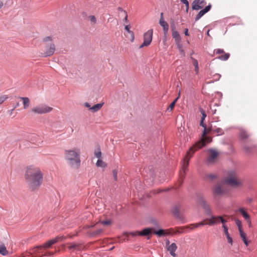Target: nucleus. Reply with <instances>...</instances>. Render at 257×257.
Listing matches in <instances>:
<instances>
[{
	"mask_svg": "<svg viewBox=\"0 0 257 257\" xmlns=\"http://www.w3.org/2000/svg\"><path fill=\"white\" fill-rule=\"evenodd\" d=\"M204 130L202 134L201 138L200 140L197 141L193 146H192L187 152L186 156L183 159V165L182 166V171L180 172L179 185L176 187V189L179 188L183 183V180L185 178V171L187 169L190 159L192 157L194 154L198 150L203 148L206 143H210L212 141V138L207 136V135L209 133L212 129L210 128H207L206 125L205 124L203 126Z\"/></svg>",
	"mask_w": 257,
	"mask_h": 257,
	"instance_id": "obj_1",
	"label": "nucleus"
},
{
	"mask_svg": "<svg viewBox=\"0 0 257 257\" xmlns=\"http://www.w3.org/2000/svg\"><path fill=\"white\" fill-rule=\"evenodd\" d=\"M198 202L205 210V214L207 215L211 216V217L210 218H206V219L204 220V221H208L207 223H204V221H202L199 223L191 224V229L200 227L201 226H203L205 224L211 226L215 224L221 222L222 224V227L224 230V232L226 237L229 236L230 235L228 231V227L225 225L226 220L221 216H216L212 215V212L211 211V208H210L209 206L207 204L206 201L203 197H199L198 198Z\"/></svg>",
	"mask_w": 257,
	"mask_h": 257,
	"instance_id": "obj_2",
	"label": "nucleus"
},
{
	"mask_svg": "<svg viewBox=\"0 0 257 257\" xmlns=\"http://www.w3.org/2000/svg\"><path fill=\"white\" fill-rule=\"evenodd\" d=\"M44 174L37 167H28L25 173V179L29 188L32 191L38 190L42 185Z\"/></svg>",
	"mask_w": 257,
	"mask_h": 257,
	"instance_id": "obj_3",
	"label": "nucleus"
},
{
	"mask_svg": "<svg viewBox=\"0 0 257 257\" xmlns=\"http://www.w3.org/2000/svg\"><path fill=\"white\" fill-rule=\"evenodd\" d=\"M80 155L79 149L65 150V158L68 165L74 169H78L80 166Z\"/></svg>",
	"mask_w": 257,
	"mask_h": 257,
	"instance_id": "obj_4",
	"label": "nucleus"
},
{
	"mask_svg": "<svg viewBox=\"0 0 257 257\" xmlns=\"http://www.w3.org/2000/svg\"><path fill=\"white\" fill-rule=\"evenodd\" d=\"M65 239L63 236H58L56 237L49 240L43 245H38L33 248L30 251L31 254H35L43 249L50 248L52 245L59 241H62Z\"/></svg>",
	"mask_w": 257,
	"mask_h": 257,
	"instance_id": "obj_5",
	"label": "nucleus"
},
{
	"mask_svg": "<svg viewBox=\"0 0 257 257\" xmlns=\"http://www.w3.org/2000/svg\"><path fill=\"white\" fill-rule=\"evenodd\" d=\"M153 30L151 29L148 30L144 34V42L140 46V48L148 46L152 41Z\"/></svg>",
	"mask_w": 257,
	"mask_h": 257,
	"instance_id": "obj_6",
	"label": "nucleus"
},
{
	"mask_svg": "<svg viewBox=\"0 0 257 257\" xmlns=\"http://www.w3.org/2000/svg\"><path fill=\"white\" fill-rule=\"evenodd\" d=\"M52 108L46 105L41 104L33 108L32 111L38 114L46 113L50 112Z\"/></svg>",
	"mask_w": 257,
	"mask_h": 257,
	"instance_id": "obj_7",
	"label": "nucleus"
},
{
	"mask_svg": "<svg viewBox=\"0 0 257 257\" xmlns=\"http://www.w3.org/2000/svg\"><path fill=\"white\" fill-rule=\"evenodd\" d=\"M171 230L172 229H160L157 231L154 230V233L157 235L158 237H162L170 235L171 233Z\"/></svg>",
	"mask_w": 257,
	"mask_h": 257,
	"instance_id": "obj_8",
	"label": "nucleus"
},
{
	"mask_svg": "<svg viewBox=\"0 0 257 257\" xmlns=\"http://www.w3.org/2000/svg\"><path fill=\"white\" fill-rule=\"evenodd\" d=\"M208 156L207 161L209 163H211L217 157L218 153L213 149H209L208 150Z\"/></svg>",
	"mask_w": 257,
	"mask_h": 257,
	"instance_id": "obj_9",
	"label": "nucleus"
},
{
	"mask_svg": "<svg viewBox=\"0 0 257 257\" xmlns=\"http://www.w3.org/2000/svg\"><path fill=\"white\" fill-rule=\"evenodd\" d=\"M55 51V46L54 44H51L49 46L46 48V50L43 54V56L47 57L52 55Z\"/></svg>",
	"mask_w": 257,
	"mask_h": 257,
	"instance_id": "obj_10",
	"label": "nucleus"
},
{
	"mask_svg": "<svg viewBox=\"0 0 257 257\" xmlns=\"http://www.w3.org/2000/svg\"><path fill=\"white\" fill-rule=\"evenodd\" d=\"M166 249L171 256L177 257V255L175 252L177 249V246L175 243H172Z\"/></svg>",
	"mask_w": 257,
	"mask_h": 257,
	"instance_id": "obj_11",
	"label": "nucleus"
},
{
	"mask_svg": "<svg viewBox=\"0 0 257 257\" xmlns=\"http://www.w3.org/2000/svg\"><path fill=\"white\" fill-rule=\"evenodd\" d=\"M211 8V5L209 4L207 6L205 7V8L201 10L199 13L196 15L195 17V21H198L204 14L209 12Z\"/></svg>",
	"mask_w": 257,
	"mask_h": 257,
	"instance_id": "obj_12",
	"label": "nucleus"
},
{
	"mask_svg": "<svg viewBox=\"0 0 257 257\" xmlns=\"http://www.w3.org/2000/svg\"><path fill=\"white\" fill-rule=\"evenodd\" d=\"M155 228H146L142 231H137V234L140 236H148L150 235L152 231L154 232Z\"/></svg>",
	"mask_w": 257,
	"mask_h": 257,
	"instance_id": "obj_13",
	"label": "nucleus"
},
{
	"mask_svg": "<svg viewBox=\"0 0 257 257\" xmlns=\"http://www.w3.org/2000/svg\"><path fill=\"white\" fill-rule=\"evenodd\" d=\"M172 37L175 39L176 43L179 44L181 42V39L179 33L175 30V27L172 28Z\"/></svg>",
	"mask_w": 257,
	"mask_h": 257,
	"instance_id": "obj_14",
	"label": "nucleus"
},
{
	"mask_svg": "<svg viewBox=\"0 0 257 257\" xmlns=\"http://www.w3.org/2000/svg\"><path fill=\"white\" fill-rule=\"evenodd\" d=\"M225 182L233 186H236L239 184V182L237 180L231 177L227 178L225 180Z\"/></svg>",
	"mask_w": 257,
	"mask_h": 257,
	"instance_id": "obj_15",
	"label": "nucleus"
},
{
	"mask_svg": "<svg viewBox=\"0 0 257 257\" xmlns=\"http://www.w3.org/2000/svg\"><path fill=\"white\" fill-rule=\"evenodd\" d=\"M238 211L240 212L245 220H249L250 217L247 212L243 208H239L238 209Z\"/></svg>",
	"mask_w": 257,
	"mask_h": 257,
	"instance_id": "obj_16",
	"label": "nucleus"
},
{
	"mask_svg": "<svg viewBox=\"0 0 257 257\" xmlns=\"http://www.w3.org/2000/svg\"><path fill=\"white\" fill-rule=\"evenodd\" d=\"M190 59L192 60V64L195 67V74L196 75H197L199 73V70L198 61L192 56L190 57Z\"/></svg>",
	"mask_w": 257,
	"mask_h": 257,
	"instance_id": "obj_17",
	"label": "nucleus"
},
{
	"mask_svg": "<svg viewBox=\"0 0 257 257\" xmlns=\"http://www.w3.org/2000/svg\"><path fill=\"white\" fill-rule=\"evenodd\" d=\"M202 8V6H200L199 0H194L192 3V9L199 10Z\"/></svg>",
	"mask_w": 257,
	"mask_h": 257,
	"instance_id": "obj_18",
	"label": "nucleus"
},
{
	"mask_svg": "<svg viewBox=\"0 0 257 257\" xmlns=\"http://www.w3.org/2000/svg\"><path fill=\"white\" fill-rule=\"evenodd\" d=\"M103 103H97L96 104H95L92 107H90V110L93 112H95L97 111H98L102 106Z\"/></svg>",
	"mask_w": 257,
	"mask_h": 257,
	"instance_id": "obj_19",
	"label": "nucleus"
},
{
	"mask_svg": "<svg viewBox=\"0 0 257 257\" xmlns=\"http://www.w3.org/2000/svg\"><path fill=\"white\" fill-rule=\"evenodd\" d=\"M213 193L215 195H220L223 193V190L220 185L215 186L213 189Z\"/></svg>",
	"mask_w": 257,
	"mask_h": 257,
	"instance_id": "obj_20",
	"label": "nucleus"
},
{
	"mask_svg": "<svg viewBox=\"0 0 257 257\" xmlns=\"http://www.w3.org/2000/svg\"><path fill=\"white\" fill-rule=\"evenodd\" d=\"M239 136L242 140H245L248 137V134L244 130H241Z\"/></svg>",
	"mask_w": 257,
	"mask_h": 257,
	"instance_id": "obj_21",
	"label": "nucleus"
},
{
	"mask_svg": "<svg viewBox=\"0 0 257 257\" xmlns=\"http://www.w3.org/2000/svg\"><path fill=\"white\" fill-rule=\"evenodd\" d=\"M23 100L24 107L27 108L29 106L30 100L28 97H21Z\"/></svg>",
	"mask_w": 257,
	"mask_h": 257,
	"instance_id": "obj_22",
	"label": "nucleus"
},
{
	"mask_svg": "<svg viewBox=\"0 0 257 257\" xmlns=\"http://www.w3.org/2000/svg\"><path fill=\"white\" fill-rule=\"evenodd\" d=\"M0 253L4 255H6L8 254V251L7 250L6 247L3 244H0Z\"/></svg>",
	"mask_w": 257,
	"mask_h": 257,
	"instance_id": "obj_23",
	"label": "nucleus"
},
{
	"mask_svg": "<svg viewBox=\"0 0 257 257\" xmlns=\"http://www.w3.org/2000/svg\"><path fill=\"white\" fill-rule=\"evenodd\" d=\"M103 230L102 229L99 228L95 231L91 232L90 235L92 236H96L101 234L103 232Z\"/></svg>",
	"mask_w": 257,
	"mask_h": 257,
	"instance_id": "obj_24",
	"label": "nucleus"
},
{
	"mask_svg": "<svg viewBox=\"0 0 257 257\" xmlns=\"http://www.w3.org/2000/svg\"><path fill=\"white\" fill-rule=\"evenodd\" d=\"M230 54L229 53H225L224 55L219 56L217 58L221 60H227L229 57Z\"/></svg>",
	"mask_w": 257,
	"mask_h": 257,
	"instance_id": "obj_25",
	"label": "nucleus"
},
{
	"mask_svg": "<svg viewBox=\"0 0 257 257\" xmlns=\"http://www.w3.org/2000/svg\"><path fill=\"white\" fill-rule=\"evenodd\" d=\"M201 112L202 116L201 117V120L200 124L201 126H203L204 125H205V123L203 122V121H204L205 117H206V114L205 111L203 109L201 110Z\"/></svg>",
	"mask_w": 257,
	"mask_h": 257,
	"instance_id": "obj_26",
	"label": "nucleus"
},
{
	"mask_svg": "<svg viewBox=\"0 0 257 257\" xmlns=\"http://www.w3.org/2000/svg\"><path fill=\"white\" fill-rule=\"evenodd\" d=\"M96 165L97 167H101L103 168H105L106 166V164L100 159L97 160Z\"/></svg>",
	"mask_w": 257,
	"mask_h": 257,
	"instance_id": "obj_27",
	"label": "nucleus"
},
{
	"mask_svg": "<svg viewBox=\"0 0 257 257\" xmlns=\"http://www.w3.org/2000/svg\"><path fill=\"white\" fill-rule=\"evenodd\" d=\"M214 133L217 134V135H222L224 134L223 131L220 128H217L212 130Z\"/></svg>",
	"mask_w": 257,
	"mask_h": 257,
	"instance_id": "obj_28",
	"label": "nucleus"
},
{
	"mask_svg": "<svg viewBox=\"0 0 257 257\" xmlns=\"http://www.w3.org/2000/svg\"><path fill=\"white\" fill-rule=\"evenodd\" d=\"M178 97L176 98L169 105V106L168 108V110H170L171 111L173 108L174 107L175 104L176 103V101L178 100Z\"/></svg>",
	"mask_w": 257,
	"mask_h": 257,
	"instance_id": "obj_29",
	"label": "nucleus"
},
{
	"mask_svg": "<svg viewBox=\"0 0 257 257\" xmlns=\"http://www.w3.org/2000/svg\"><path fill=\"white\" fill-rule=\"evenodd\" d=\"M172 212L175 215H176V216H179V209L177 206H175L173 208Z\"/></svg>",
	"mask_w": 257,
	"mask_h": 257,
	"instance_id": "obj_30",
	"label": "nucleus"
},
{
	"mask_svg": "<svg viewBox=\"0 0 257 257\" xmlns=\"http://www.w3.org/2000/svg\"><path fill=\"white\" fill-rule=\"evenodd\" d=\"M181 2L186 6V11L188 12L189 9V4L187 0H181Z\"/></svg>",
	"mask_w": 257,
	"mask_h": 257,
	"instance_id": "obj_31",
	"label": "nucleus"
},
{
	"mask_svg": "<svg viewBox=\"0 0 257 257\" xmlns=\"http://www.w3.org/2000/svg\"><path fill=\"white\" fill-rule=\"evenodd\" d=\"M100 223L101 224H103V225L108 226L111 224V221L110 220H106L101 221H100Z\"/></svg>",
	"mask_w": 257,
	"mask_h": 257,
	"instance_id": "obj_32",
	"label": "nucleus"
},
{
	"mask_svg": "<svg viewBox=\"0 0 257 257\" xmlns=\"http://www.w3.org/2000/svg\"><path fill=\"white\" fill-rule=\"evenodd\" d=\"M7 98H8V96L7 95H0V104H2Z\"/></svg>",
	"mask_w": 257,
	"mask_h": 257,
	"instance_id": "obj_33",
	"label": "nucleus"
},
{
	"mask_svg": "<svg viewBox=\"0 0 257 257\" xmlns=\"http://www.w3.org/2000/svg\"><path fill=\"white\" fill-rule=\"evenodd\" d=\"M125 30L126 31H127L129 33H130L132 36H133V38H132V41H133L134 40V34H133V32L131 31H130V27L129 25H126L125 26V28H124Z\"/></svg>",
	"mask_w": 257,
	"mask_h": 257,
	"instance_id": "obj_34",
	"label": "nucleus"
},
{
	"mask_svg": "<svg viewBox=\"0 0 257 257\" xmlns=\"http://www.w3.org/2000/svg\"><path fill=\"white\" fill-rule=\"evenodd\" d=\"M235 223L238 227V230H240V229H242V223H241V221H240L239 219H236L235 220Z\"/></svg>",
	"mask_w": 257,
	"mask_h": 257,
	"instance_id": "obj_35",
	"label": "nucleus"
},
{
	"mask_svg": "<svg viewBox=\"0 0 257 257\" xmlns=\"http://www.w3.org/2000/svg\"><path fill=\"white\" fill-rule=\"evenodd\" d=\"M159 24L163 28L164 27H166V26L168 25V23L165 21L164 19L160 20Z\"/></svg>",
	"mask_w": 257,
	"mask_h": 257,
	"instance_id": "obj_36",
	"label": "nucleus"
},
{
	"mask_svg": "<svg viewBox=\"0 0 257 257\" xmlns=\"http://www.w3.org/2000/svg\"><path fill=\"white\" fill-rule=\"evenodd\" d=\"M253 146L249 147V146H245L244 150L247 153H251L253 151L252 150L253 149Z\"/></svg>",
	"mask_w": 257,
	"mask_h": 257,
	"instance_id": "obj_37",
	"label": "nucleus"
},
{
	"mask_svg": "<svg viewBox=\"0 0 257 257\" xmlns=\"http://www.w3.org/2000/svg\"><path fill=\"white\" fill-rule=\"evenodd\" d=\"M118 10L119 11H121L123 13V14L124 15V21L126 23H127V14L126 12L125 11H123V10L120 8H119Z\"/></svg>",
	"mask_w": 257,
	"mask_h": 257,
	"instance_id": "obj_38",
	"label": "nucleus"
},
{
	"mask_svg": "<svg viewBox=\"0 0 257 257\" xmlns=\"http://www.w3.org/2000/svg\"><path fill=\"white\" fill-rule=\"evenodd\" d=\"M206 177L210 179V180H213V179L216 178L217 177V176L215 174H208L206 176Z\"/></svg>",
	"mask_w": 257,
	"mask_h": 257,
	"instance_id": "obj_39",
	"label": "nucleus"
},
{
	"mask_svg": "<svg viewBox=\"0 0 257 257\" xmlns=\"http://www.w3.org/2000/svg\"><path fill=\"white\" fill-rule=\"evenodd\" d=\"M94 155L96 156V157H97L98 159H100V158L101 157V153L100 151V149H99L97 152L95 151L94 152Z\"/></svg>",
	"mask_w": 257,
	"mask_h": 257,
	"instance_id": "obj_40",
	"label": "nucleus"
},
{
	"mask_svg": "<svg viewBox=\"0 0 257 257\" xmlns=\"http://www.w3.org/2000/svg\"><path fill=\"white\" fill-rule=\"evenodd\" d=\"M214 53H215L216 54H220L224 53V52L223 49H217L214 50Z\"/></svg>",
	"mask_w": 257,
	"mask_h": 257,
	"instance_id": "obj_41",
	"label": "nucleus"
},
{
	"mask_svg": "<svg viewBox=\"0 0 257 257\" xmlns=\"http://www.w3.org/2000/svg\"><path fill=\"white\" fill-rule=\"evenodd\" d=\"M238 230L239 231V233H240V236L242 238V239L246 238V235H245V233L243 232L242 229H241L240 230Z\"/></svg>",
	"mask_w": 257,
	"mask_h": 257,
	"instance_id": "obj_42",
	"label": "nucleus"
},
{
	"mask_svg": "<svg viewBox=\"0 0 257 257\" xmlns=\"http://www.w3.org/2000/svg\"><path fill=\"white\" fill-rule=\"evenodd\" d=\"M78 247H79V245L78 244H75V243H72L69 246V248H70V249H76V248H78Z\"/></svg>",
	"mask_w": 257,
	"mask_h": 257,
	"instance_id": "obj_43",
	"label": "nucleus"
},
{
	"mask_svg": "<svg viewBox=\"0 0 257 257\" xmlns=\"http://www.w3.org/2000/svg\"><path fill=\"white\" fill-rule=\"evenodd\" d=\"M89 20L90 21L93 23H95L96 22V19L94 16H89Z\"/></svg>",
	"mask_w": 257,
	"mask_h": 257,
	"instance_id": "obj_44",
	"label": "nucleus"
},
{
	"mask_svg": "<svg viewBox=\"0 0 257 257\" xmlns=\"http://www.w3.org/2000/svg\"><path fill=\"white\" fill-rule=\"evenodd\" d=\"M164 34H167L169 30V25L164 27L163 28Z\"/></svg>",
	"mask_w": 257,
	"mask_h": 257,
	"instance_id": "obj_45",
	"label": "nucleus"
},
{
	"mask_svg": "<svg viewBox=\"0 0 257 257\" xmlns=\"http://www.w3.org/2000/svg\"><path fill=\"white\" fill-rule=\"evenodd\" d=\"M112 175L115 181L117 180V171L115 170L112 171Z\"/></svg>",
	"mask_w": 257,
	"mask_h": 257,
	"instance_id": "obj_46",
	"label": "nucleus"
},
{
	"mask_svg": "<svg viewBox=\"0 0 257 257\" xmlns=\"http://www.w3.org/2000/svg\"><path fill=\"white\" fill-rule=\"evenodd\" d=\"M206 4L205 0H199L200 6H202V8Z\"/></svg>",
	"mask_w": 257,
	"mask_h": 257,
	"instance_id": "obj_47",
	"label": "nucleus"
},
{
	"mask_svg": "<svg viewBox=\"0 0 257 257\" xmlns=\"http://www.w3.org/2000/svg\"><path fill=\"white\" fill-rule=\"evenodd\" d=\"M226 238H227L228 242L230 243L231 244H232V239L231 237L230 236V235L227 236Z\"/></svg>",
	"mask_w": 257,
	"mask_h": 257,
	"instance_id": "obj_48",
	"label": "nucleus"
},
{
	"mask_svg": "<svg viewBox=\"0 0 257 257\" xmlns=\"http://www.w3.org/2000/svg\"><path fill=\"white\" fill-rule=\"evenodd\" d=\"M49 41H52V38L51 37H47L44 39V41L45 42H48Z\"/></svg>",
	"mask_w": 257,
	"mask_h": 257,
	"instance_id": "obj_49",
	"label": "nucleus"
},
{
	"mask_svg": "<svg viewBox=\"0 0 257 257\" xmlns=\"http://www.w3.org/2000/svg\"><path fill=\"white\" fill-rule=\"evenodd\" d=\"M165 244L166 248L168 247V246L170 245L171 244L169 239L166 240Z\"/></svg>",
	"mask_w": 257,
	"mask_h": 257,
	"instance_id": "obj_50",
	"label": "nucleus"
},
{
	"mask_svg": "<svg viewBox=\"0 0 257 257\" xmlns=\"http://www.w3.org/2000/svg\"><path fill=\"white\" fill-rule=\"evenodd\" d=\"M214 76L215 78L216 79V80H217L219 79V78L221 77V75L219 74H216L214 75Z\"/></svg>",
	"mask_w": 257,
	"mask_h": 257,
	"instance_id": "obj_51",
	"label": "nucleus"
},
{
	"mask_svg": "<svg viewBox=\"0 0 257 257\" xmlns=\"http://www.w3.org/2000/svg\"><path fill=\"white\" fill-rule=\"evenodd\" d=\"M243 242L244 244L247 246L248 245V241L247 240L246 238H244L242 239Z\"/></svg>",
	"mask_w": 257,
	"mask_h": 257,
	"instance_id": "obj_52",
	"label": "nucleus"
},
{
	"mask_svg": "<svg viewBox=\"0 0 257 257\" xmlns=\"http://www.w3.org/2000/svg\"><path fill=\"white\" fill-rule=\"evenodd\" d=\"M184 34H185V36H189V33H188V29L186 28V29H185Z\"/></svg>",
	"mask_w": 257,
	"mask_h": 257,
	"instance_id": "obj_53",
	"label": "nucleus"
},
{
	"mask_svg": "<svg viewBox=\"0 0 257 257\" xmlns=\"http://www.w3.org/2000/svg\"><path fill=\"white\" fill-rule=\"evenodd\" d=\"M84 105H85V107H88L89 109H90V107H91V105H90V104L89 103H88V102H85L84 103Z\"/></svg>",
	"mask_w": 257,
	"mask_h": 257,
	"instance_id": "obj_54",
	"label": "nucleus"
},
{
	"mask_svg": "<svg viewBox=\"0 0 257 257\" xmlns=\"http://www.w3.org/2000/svg\"><path fill=\"white\" fill-rule=\"evenodd\" d=\"M246 222H247L249 227H251V222L250 218L249 220H246Z\"/></svg>",
	"mask_w": 257,
	"mask_h": 257,
	"instance_id": "obj_55",
	"label": "nucleus"
},
{
	"mask_svg": "<svg viewBox=\"0 0 257 257\" xmlns=\"http://www.w3.org/2000/svg\"><path fill=\"white\" fill-rule=\"evenodd\" d=\"M160 16H161V18H160V20L164 19V17H163V13H161V14H160Z\"/></svg>",
	"mask_w": 257,
	"mask_h": 257,
	"instance_id": "obj_56",
	"label": "nucleus"
},
{
	"mask_svg": "<svg viewBox=\"0 0 257 257\" xmlns=\"http://www.w3.org/2000/svg\"><path fill=\"white\" fill-rule=\"evenodd\" d=\"M3 3L1 1H0V9L3 7Z\"/></svg>",
	"mask_w": 257,
	"mask_h": 257,
	"instance_id": "obj_57",
	"label": "nucleus"
},
{
	"mask_svg": "<svg viewBox=\"0 0 257 257\" xmlns=\"http://www.w3.org/2000/svg\"><path fill=\"white\" fill-rule=\"evenodd\" d=\"M180 52L181 53H182L184 55H185V52H184V51L183 50V49H181L180 50Z\"/></svg>",
	"mask_w": 257,
	"mask_h": 257,
	"instance_id": "obj_58",
	"label": "nucleus"
},
{
	"mask_svg": "<svg viewBox=\"0 0 257 257\" xmlns=\"http://www.w3.org/2000/svg\"><path fill=\"white\" fill-rule=\"evenodd\" d=\"M44 255H35L34 257H43Z\"/></svg>",
	"mask_w": 257,
	"mask_h": 257,
	"instance_id": "obj_59",
	"label": "nucleus"
},
{
	"mask_svg": "<svg viewBox=\"0 0 257 257\" xmlns=\"http://www.w3.org/2000/svg\"><path fill=\"white\" fill-rule=\"evenodd\" d=\"M209 30H208V32H207V35H208V36L209 35Z\"/></svg>",
	"mask_w": 257,
	"mask_h": 257,
	"instance_id": "obj_60",
	"label": "nucleus"
},
{
	"mask_svg": "<svg viewBox=\"0 0 257 257\" xmlns=\"http://www.w3.org/2000/svg\"><path fill=\"white\" fill-rule=\"evenodd\" d=\"M249 202H251V199H249Z\"/></svg>",
	"mask_w": 257,
	"mask_h": 257,
	"instance_id": "obj_61",
	"label": "nucleus"
}]
</instances>
